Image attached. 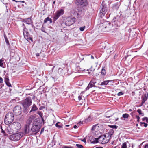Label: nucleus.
Listing matches in <instances>:
<instances>
[{
    "label": "nucleus",
    "instance_id": "1",
    "mask_svg": "<svg viewBox=\"0 0 148 148\" xmlns=\"http://www.w3.org/2000/svg\"><path fill=\"white\" fill-rule=\"evenodd\" d=\"M14 119V116L12 112H8L5 115L4 122L6 125H9L13 122Z\"/></svg>",
    "mask_w": 148,
    "mask_h": 148
},
{
    "label": "nucleus",
    "instance_id": "2",
    "mask_svg": "<svg viewBox=\"0 0 148 148\" xmlns=\"http://www.w3.org/2000/svg\"><path fill=\"white\" fill-rule=\"evenodd\" d=\"M23 133L22 132H19L15 133L10 135L9 136L10 140L13 141H18L23 136Z\"/></svg>",
    "mask_w": 148,
    "mask_h": 148
},
{
    "label": "nucleus",
    "instance_id": "3",
    "mask_svg": "<svg viewBox=\"0 0 148 148\" xmlns=\"http://www.w3.org/2000/svg\"><path fill=\"white\" fill-rule=\"evenodd\" d=\"M32 103V100L30 97H27L24 100L21 101V103L23 106L29 107Z\"/></svg>",
    "mask_w": 148,
    "mask_h": 148
},
{
    "label": "nucleus",
    "instance_id": "4",
    "mask_svg": "<svg viewBox=\"0 0 148 148\" xmlns=\"http://www.w3.org/2000/svg\"><path fill=\"white\" fill-rule=\"evenodd\" d=\"M112 22L114 23V24L116 25L117 26H120L124 23L123 19L119 18L118 16L114 17Z\"/></svg>",
    "mask_w": 148,
    "mask_h": 148
},
{
    "label": "nucleus",
    "instance_id": "5",
    "mask_svg": "<svg viewBox=\"0 0 148 148\" xmlns=\"http://www.w3.org/2000/svg\"><path fill=\"white\" fill-rule=\"evenodd\" d=\"M98 143L102 144H105L109 141L105 135L101 136L98 138Z\"/></svg>",
    "mask_w": 148,
    "mask_h": 148
},
{
    "label": "nucleus",
    "instance_id": "6",
    "mask_svg": "<svg viewBox=\"0 0 148 148\" xmlns=\"http://www.w3.org/2000/svg\"><path fill=\"white\" fill-rule=\"evenodd\" d=\"M75 22V18L72 16L67 17L65 21L66 26H70L73 24Z\"/></svg>",
    "mask_w": 148,
    "mask_h": 148
},
{
    "label": "nucleus",
    "instance_id": "7",
    "mask_svg": "<svg viewBox=\"0 0 148 148\" xmlns=\"http://www.w3.org/2000/svg\"><path fill=\"white\" fill-rule=\"evenodd\" d=\"M21 125L18 122H15L12 124V128L14 132H17L21 128Z\"/></svg>",
    "mask_w": 148,
    "mask_h": 148
},
{
    "label": "nucleus",
    "instance_id": "8",
    "mask_svg": "<svg viewBox=\"0 0 148 148\" xmlns=\"http://www.w3.org/2000/svg\"><path fill=\"white\" fill-rule=\"evenodd\" d=\"M22 108L21 106H16L13 109V112L16 116L21 115L22 113Z\"/></svg>",
    "mask_w": 148,
    "mask_h": 148
},
{
    "label": "nucleus",
    "instance_id": "9",
    "mask_svg": "<svg viewBox=\"0 0 148 148\" xmlns=\"http://www.w3.org/2000/svg\"><path fill=\"white\" fill-rule=\"evenodd\" d=\"M64 12V10L63 9H61L57 11L55 16L54 17L53 19L55 21L57 20L60 16L62 15Z\"/></svg>",
    "mask_w": 148,
    "mask_h": 148
},
{
    "label": "nucleus",
    "instance_id": "10",
    "mask_svg": "<svg viewBox=\"0 0 148 148\" xmlns=\"http://www.w3.org/2000/svg\"><path fill=\"white\" fill-rule=\"evenodd\" d=\"M108 13V8L106 7L105 5H102L101 8L100 10V14L101 16L102 17L106 13Z\"/></svg>",
    "mask_w": 148,
    "mask_h": 148
},
{
    "label": "nucleus",
    "instance_id": "11",
    "mask_svg": "<svg viewBox=\"0 0 148 148\" xmlns=\"http://www.w3.org/2000/svg\"><path fill=\"white\" fill-rule=\"evenodd\" d=\"M76 4L77 5L84 7L87 5L88 3L86 0H76Z\"/></svg>",
    "mask_w": 148,
    "mask_h": 148
},
{
    "label": "nucleus",
    "instance_id": "12",
    "mask_svg": "<svg viewBox=\"0 0 148 148\" xmlns=\"http://www.w3.org/2000/svg\"><path fill=\"white\" fill-rule=\"evenodd\" d=\"M96 79L95 78H93L90 82L87 87L86 88V90H88L90 88L92 87H95V84L97 82H96Z\"/></svg>",
    "mask_w": 148,
    "mask_h": 148
},
{
    "label": "nucleus",
    "instance_id": "13",
    "mask_svg": "<svg viewBox=\"0 0 148 148\" xmlns=\"http://www.w3.org/2000/svg\"><path fill=\"white\" fill-rule=\"evenodd\" d=\"M40 129L39 126L38 125H33L31 129V130L36 134L39 131Z\"/></svg>",
    "mask_w": 148,
    "mask_h": 148
},
{
    "label": "nucleus",
    "instance_id": "14",
    "mask_svg": "<svg viewBox=\"0 0 148 148\" xmlns=\"http://www.w3.org/2000/svg\"><path fill=\"white\" fill-rule=\"evenodd\" d=\"M31 130L30 129V127L29 125H26L24 130V132L25 134H29L31 132Z\"/></svg>",
    "mask_w": 148,
    "mask_h": 148
},
{
    "label": "nucleus",
    "instance_id": "15",
    "mask_svg": "<svg viewBox=\"0 0 148 148\" xmlns=\"http://www.w3.org/2000/svg\"><path fill=\"white\" fill-rule=\"evenodd\" d=\"M34 119V116H31L27 120V124L26 125H28L29 126L30 125L32 121Z\"/></svg>",
    "mask_w": 148,
    "mask_h": 148
},
{
    "label": "nucleus",
    "instance_id": "16",
    "mask_svg": "<svg viewBox=\"0 0 148 148\" xmlns=\"http://www.w3.org/2000/svg\"><path fill=\"white\" fill-rule=\"evenodd\" d=\"M90 139H91L90 141L92 143L95 144L98 142V138H95L92 137Z\"/></svg>",
    "mask_w": 148,
    "mask_h": 148
},
{
    "label": "nucleus",
    "instance_id": "17",
    "mask_svg": "<svg viewBox=\"0 0 148 148\" xmlns=\"http://www.w3.org/2000/svg\"><path fill=\"white\" fill-rule=\"evenodd\" d=\"M38 109V108L36 105L34 104H33L32 106V108L31 110L29 112H31L32 111H35L37 110Z\"/></svg>",
    "mask_w": 148,
    "mask_h": 148
},
{
    "label": "nucleus",
    "instance_id": "18",
    "mask_svg": "<svg viewBox=\"0 0 148 148\" xmlns=\"http://www.w3.org/2000/svg\"><path fill=\"white\" fill-rule=\"evenodd\" d=\"M23 34L24 37H28L29 35V33L27 32V29L25 28L23 29Z\"/></svg>",
    "mask_w": 148,
    "mask_h": 148
},
{
    "label": "nucleus",
    "instance_id": "19",
    "mask_svg": "<svg viewBox=\"0 0 148 148\" xmlns=\"http://www.w3.org/2000/svg\"><path fill=\"white\" fill-rule=\"evenodd\" d=\"M110 80H106L102 82L100 84L99 83H97V85H107L108 83L111 81Z\"/></svg>",
    "mask_w": 148,
    "mask_h": 148
},
{
    "label": "nucleus",
    "instance_id": "20",
    "mask_svg": "<svg viewBox=\"0 0 148 148\" xmlns=\"http://www.w3.org/2000/svg\"><path fill=\"white\" fill-rule=\"evenodd\" d=\"M5 82L6 84L8 86H11V84L9 82V80L8 78L6 77L5 79Z\"/></svg>",
    "mask_w": 148,
    "mask_h": 148
},
{
    "label": "nucleus",
    "instance_id": "21",
    "mask_svg": "<svg viewBox=\"0 0 148 148\" xmlns=\"http://www.w3.org/2000/svg\"><path fill=\"white\" fill-rule=\"evenodd\" d=\"M28 108L29 107L23 106V112L25 114H27L28 111Z\"/></svg>",
    "mask_w": 148,
    "mask_h": 148
},
{
    "label": "nucleus",
    "instance_id": "22",
    "mask_svg": "<svg viewBox=\"0 0 148 148\" xmlns=\"http://www.w3.org/2000/svg\"><path fill=\"white\" fill-rule=\"evenodd\" d=\"M56 127L59 129L62 127V124L61 123L58 122L56 124Z\"/></svg>",
    "mask_w": 148,
    "mask_h": 148
},
{
    "label": "nucleus",
    "instance_id": "23",
    "mask_svg": "<svg viewBox=\"0 0 148 148\" xmlns=\"http://www.w3.org/2000/svg\"><path fill=\"white\" fill-rule=\"evenodd\" d=\"M109 23H108L107 22H105L104 23H103L100 24L99 26V27H104V28H106L107 26H105L106 25H108Z\"/></svg>",
    "mask_w": 148,
    "mask_h": 148
},
{
    "label": "nucleus",
    "instance_id": "24",
    "mask_svg": "<svg viewBox=\"0 0 148 148\" xmlns=\"http://www.w3.org/2000/svg\"><path fill=\"white\" fill-rule=\"evenodd\" d=\"M98 128L99 126H98V124H96L93 126L91 129V130L92 131H96V129H97Z\"/></svg>",
    "mask_w": 148,
    "mask_h": 148
},
{
    "label": "nucleus",
    "instance_id": "25",
    "mask_svg": "<svg viewBox=\"0 0 148 148\" xmlns=\"http://www.w3.org/2000/svg\"><path fill=\"white\" fill-rule=\"evenodd\" d=\"M25 23L27 24H30L31 23V19L30 18H27L25 21Z\"/></svg>",
    "mask_w": 148,
    "mask_h": 148
},
{
    "label": "nucleus",
    "instance_id": "26",
    "mask_svg": "<svg viewBox=\"0 0 148 148\" xmlns=\"http://www.w3.org/2000/svg\"><path fill=\"white\" fill-rule=\"evenodd\" d=\"M106 73V71L105 70L104 67L101 70V74L103 75H104Z\"/></svg>",
    "mask_w": 148,
    "mask_h": 148
},
{
    "label": "nucleus",
    "instance_id": "27",
    "mask_svg": "<svg viewBox=\"0 0 148 148\" xmlns=\"http://www.w3.org/2000/svg\"><path fill=\"white\" fill-rule=\"evenodd\" d=\"M148 98V94H145L144 97H142V100L146 101Z\"/></svg>",
    "mask_w": 148,
    "mask_h": 148
},
{
    "label": "nucleus",
    "instance_id": "28",
    "mask_svg": "<svg viewBox=\"0 0 148 148\" xmlns=\"http://www.w3.org/2000/svg\"><path fill=\"white\" fill-rule=\"evenodd\" d=\"M137 111L139 115H141L142 116H144V113L142 112V111L140 109H138L137 110Z\"/></svg>",
    "mask_w": 148,
    "mask_h": 148
},
{
    "label": "nucleus",
    "instance_id": "29",
    "mask_svg": "<svg viewBox=\"0 0 148 148\" xmlns=\"http://www.w3.org/2000/svg\"><path fill=\"white\" fill-rule=\"evenodd\" d=\"M109 126L111 128H112L114 129H116L118 126L115 125H109Z\"/></svg>",
    "mask_w": 148,
    "mask_h": 148
},
{
    "label": "nucleus",
    "instance_id": "30",
    "mask_svg": "<svg viewBox=\"0 0 148 148\" xmlns=\"http://www.w3.org/2000/svg\"><path fill=\"white\" fill-rule=\"evenodd\" d=\"M129 115L128 114L125 113L123 114L122 115L124 119H127Z\"/></svg>",
    "mask_w": 148,
    "mask_h": 148
},
{
    "label": "nucleus",
    "instance_id": "31",
    "mask_svg": "<svg viewBox=\"0 0 148 148\" xmlns=\"http://www.w3.org/2000/svg\"><path fill=\"white\" fill-rule=\"evenodd\" d=\"M140 125L142 126H144L145 127H147L148 125V124L147 123H145L144 122H140Z\"/></svg>",
    "mask_w": 148,
    "mask_h": 148
},
{
    "label": "nucleus",
    "instance_id": "32",
    "mask_svg": "<svg viewBox=\"0 0 148 148\" xmlns=\"http://www.w3.org/2000/svg\"><path fill=\"white\" fill-rule=\"evenodd\" d=\"M3 60L2 59H0V66L4 68V66H3Z\"/></svg>",
    "mask_w": 148,
    "mask_h": 148
},
{
    "label": "nucleus",
    "instance_id": "33",
    "mask_svg": "<svg viewBox=\"0 0 148 148\" xmlns=\"http://www.w3.org/2000/svg\"><path fill=\"white\" fill-rule=\"evenodd\" d=\"M127 144L126 142L123 143L122 145L121 148H127Z\"/></svg>",
    "mask_w": 148,
    "mask_h": 148
},
{
    "label": "nucleus",
    "instance_id": "34",
    "mask_svg": "<svg viewBox=\"0 0 148 148\" xmlns=\"http://www.w3.org/2000/svg\"><path fill=\"white\" fill-rule=\"evenodd\" d=\"M85 26H83L82 27H81L79 28V30L81 31H84L85 29Z\"/></svg>",
    "mask_w": 148,
    "mask_h": 148
},
{
    "label": "nucleus",
    "instance_id": "35",
    "mask_svg": "<svg viewBox=\"0 0 148 148\" xmlns=\"http://www.w3.org/2000/svg\"><path fill=\"white\" fill-rule=\"evenodd\" d=\"M4 38H5V42H6V43L7 44H8L9 43L8 40V39L6 37V36H5V35H4Z\"/></svg>",
    "mask_w": 148,
    "mask_h": 148
},
{
    "label": "nucleus",
    "instance_id": "36",
    "mask_svg": "<svg viewBox=\"0 0 148 148\" xmlns=\"http://www.w3.org/2000/svg\"><path fill=\"white\" fill-rule=\"evenodd\" d=\"M92 120L90 116H89L86 119V122H89L90 121Z\"/></svg>",
    "mask_w": 148,
    "mask_h": 148
},
{
    "label": "nucleus",
    "instance_id": "37",
    "mask_svg": "<svg viewBox=\"0 0 148 148\" xmlns=\"http://www.w3.org/2000/svg\"><path fill=\"white\" fill-rule=\"evenodd\" d=\"M76 145L78 148H83V146L81 145L76 144Z\"/></svg>",
    "mask_w": 148,
    "mask_h": 148
},
{
    "label": "nucleus",
    "instance_id": "38",
    "mask_svg": "<svg viewBox=\"0 0 148 148\" xmlns=\"http://www.w3.org/2000/svg\"><path fill=\"white\" fill-rule=\"evenodd\" d=\"M50 20V18L49 17L46 18L44 20V22L45 23H47V21H49Z\"/></svg>",
    "mask_w": 148,
    "mask_h": 148
},
{
    "label": "nucleus",
    "instance_id": "39",
    "mask_svg": "<svg viewBox=\"0 0 148 148\" xmlns=\"http://www.w3.org/2000/svg\"><path fill=\"white\" fill-rule=\"evenodd\" d=\"M123 93L122 92H120L117 94V95L118 96H120L123 95Z\"/></svg>",
    "mask_w": 148,
    "mask_h": 148
},
{
    "label": "nucleus",
    "instance_id": "40",
    "mask_svg": "<svg viewBox=\"0 0 148 148\" xmlns=\"http://www.w3.org/2000/svg\"><path fill=\"white\" fill-rule=\"evenodd\" d=\"M136 119H137V121H138L139 122V119H140V117L138 116H137V115H136Z\"/></svg>",
    "mask_w": 148,
    "mask_h": 148
},
{
    "label": "nucleus",
    "instance_id": "41",
    "mask_svg": "<svg viewBox=\"0 0 148 148\" xmlns=\"http://www.w3.org/2000/svg\"><path fill=\"white\" fill-rule=\"evenodd\" d=\"M144 148H148V144H146L145 145Z\"/></svg>",
    "mask_w": 148,
    "mask_h": 148
},
{
    "label": "nucleus",
    "instance_id": "42",
    "mask_svg": "<svg viewBox=\"0 0 148 148\" xmlns=\"http://www.w3.org/2000/svg\"><path fill=\"white\" fill-rule=\"evenodd\" d=\"M3 80L1 77H0V83H1L3 82Z\"/></svg>",
    "mask_w": 148,
    "mask_h": 148
},
{
    "label": "nucleus",
    "instance_id": "43",
    "mask_svg": "<svg viewBox=\"0 0 148 148\" xmlns=\"http://www.w3.org/2000/svg\"><path fill=\"white\" fill-rule=\"evenodd\" d=\"M78 99L79 100V101L80 100L82 99L81 96H79L78 97Z\"/></svg>",
    "mask_w": 148,
    "mask_h": 148
},
{
    "label": "nucleus",
    "instance_id": "44",
    "mask_svg": "<svg viewBox=\"0 0 148 148\" xmlns=\"http://www.w3.org/2000/svg\"><path fill=\"white\" fill-rule=\"evenodd\" d=\"M145 101L143 100H142V101L141 103V106H142L144 103L145 102Z\"/></svg>",
    "mask_w": 148,
    "mask_h": 148
},
{
    "label": "nucleus",
    "instance_id": "45",
    "mask_svg": "<svg viewBox=\"0 0 148 148\" xmlns=\"http://www.w3.org/2000/svg\"><path fill=\"white\" fill-rule=\"evenodd\" d=\"M145 101L143 100H142V101L141 103V106H142L144 103L145 102Z\"/></svg>",
    "mask_w": 148,
    "mask_h": 148
},
{
    "label": "nucleus",
    "instance_id": "46",
    "mask_svg": "<svg viewBox=\"0 0 148 148\" xmlns=\"http://www.w3.org/2000/svg\"><path fill=\"white\" fill-rule=\"evenodd\" d=\"M82 141L83 142H85V143H86V139L85 138H84L83 140H82Z\"/></svg>",
    "mask_w": 148,
    "mask_h": 148
},
{
    "label": "nucleus",
    "instance_id": "47",
    "mask_svg": "<svg viewBox=\"0 0 148 148\" xmlns=\"http://www.w3.org/2000/svg\"><path fill=\"white\" fill-rule=\"evenodd\" d=\"M143 120H148V118L147 117H145L143 119Z\"/></svg>",
    "mask_w": 148,
    "mask_h": 148
},
{
    "label": "nucleus",
    "instance_id": "48",
    "mask_svg": "<svg viewBox=\"0 0 148 148\" xmlns=\"http://www.w3.org/2000/svg\"><path fill=\"white\" fill-rule=\"evenodd\" d=\"M110 49H107V52H108V53H109V52H111V51H110Z\"/></svg>",
    "mask_w": 148,
    "mask_h": 148
},
{
    "label": "nucleus",
    "instance_id": "49",
    "mask_svg": "<svg viewBox=\"0 0 148 148\" xmlns=\"http://www.w3.org/2000/svg\"><path fill=\"white\" fill-rule=\"evenodd\" d=\"M1 132L3 133H5L4 131L2 129V128H1Z\"/></svg>",
    "mask_w": 148,
    "mask_h": 148
},
{
    "label": "nucleus",
    "instance_id": "50",
    "mask_svg": "<svg viewBox=\"0 0 148 148\" xmlns=\"http://www.w3.org/2000/svg\"><path fill=\"white\" fill-rule=\"evenodd\" d=\"M36 56L38 57L39 56V54L38 53H37L36 54Z\"/></svg>",
    "mask_w": 148,
    "mask_h": 148
},
{
    "label": "nucleus",
    "instance_id": "51",
    "mask_svg": "<svg viewBox=\"0 0 148 148\" xmlns=\"http://www.w3.org/2000/svg\"><path fill=\"white\" fill-rule=\"evenodd\" d=\"M81 123V124H82V123H81V122H79V123H78L77 124V125L79 126L80 124Z\"/></svg>",
    "mask_w": 148,
    "mask_h": 148
},
{
    "label": "nucleus",
    "instance_id": "52",
    "mask_svg": "<svg viewBox=\"0 0 148 148\" xmlns=\"http://www.w3.org/2000/svg\"><path fill=\"white\" fill-rule=\"evenodd\" d=\"M49 21H50V23H51L52 22V20L50 18V20Z\"/></svg>",
    "mask_w": 148,
    "mask_h": 148
},
{
    "label": "nucleus",
    "instance_id": "53",
    "mask_svg": "<svg viewBox=\"0 0 148 148\" xmlns=\"http://www.w3.org/2000/svg\"><path fill=\"white\" fill-rule=\"evenodd\" d=\"M90 70V69H89V70H88V74H90V73H91L89 71Z\"/></svg>",
    "mask_w": 148,
    "mask_h": 148
},
{
    "label": "nucleus",
    "instance_id": "54",
    "mask_svg": "<svg viewBox=\"0 0 148 148\" xmlns=\"http://www.w3.org/2000/svg\"><path fill=\"white\" fill-rule=\"evenodd\" d=\"M75 129H76L77 128V126L76 125H74V127H73Z\"/></svg>",
    "mask_w": 148,
    "mask_h": 148
},
{
    "label": "nucleus",
    "instance_id": "55",
    "mask_svg": "<svg viewBox=\"0 0 148 148\" xmlns=\"http://www.w3.org/2000/svg\"><path fill=\"white\" fill-rule=\"evenodd\" d=\"M118 119H119V118H117L116 119H114V121H116L117 120H118Z\"/></svg>",
    "mask_w": 148,
    "mask_h": 148
},
{
    "label": "nucleus",
    "instance_id": "56",
    "mask_svg": "<svg viewBox=\"0 0 148 148\" xmlns=\"http://www.w3.org/2000/svg\"><path fill=\"white\" fill-rule=\"evenodd\" d=\"M95 148H103V147H96Z\"/></svg>",
    "mask_w": 148,
    "mask_h": 148
},
{
    "label": "nucleus",
    "instance_id": "57",
    "mask_svg": "<svg viewBox=\"0 0 148 148\" xmlns=\"http://www.w3.org/2000/svg\"><path fill=\"white\" fill-rule=\"evenodd\" d=\"M91 58L92 59H94V57H93V56H91Z\"/></svg>",
    "mask_w": 148,
    "mask_h": 148
},
{
    "label": "nucleus",
    "instance_id": "58",
    "mask_svg": "<svg viewBox=\"0 0 148 148\" xmlns=\"http://www.w3.org/2000/svg\"><path fill=\"white\" fill-rule=\"evenodd\" d=\"M128 57V56H125V59L126 60V58H127Z\"/></svg>",
    "mask_w": 148,
    "mask_h": 148
},
{
    "label": "nucleus",
    "instance_id": "59",
    "mask_svg": "<svg viewBox=\"0 0 148 148\" xmlns=\"http://www.w3.org/2000/svg\"><path fill=\"white\" fill-rule=\"evenodd\" d=\"M55 2H56L55 0H54V1H53V4H55Z\"/></svg>",
    "mask_w": 148,
    "mask_h": 148
},
{
    "label": "nucleus",
    "instance_id": "60",
    "mask_svg": "<svg viewBox=\"0 0 148 148\" xmlns=\"http://www.w3.org/2000/svg\"><path fill=\"white\" fill-rule=\"evenodd\" d=\"M44 130H43V129H42L41 130V133Z\"/></svg>",
    "mask_w": 148,
    "mask_h": 148
},
{
    "label": "nucleus",
    "instance_id": "61",
    "mask_svg": "<svg viewBox=\"0 0 148 148\" xmlns=\"http://www.w3.org/2000/svg\"><path fill=\"white\" fill-rule=\"evenodd\" d=\"M69 126V125H66V127H68Z\"/></svg>",
    "mask_w": 148,
    "mask_h": 148
},
{
    "label": "nucleus",
    "instance_id": "62",
    "mask_svg": "<svg viewBox=\"0 0 148 148\" xmlns=\"http://www.w3.org/2000/svg\"><path fill=\"white\" fill-rule=\"evenodd\" d=\"M42 31L44 32H45L44 31V30H42Z\"/></svg>",
    "mask_w": 148,
    "mask_h": 148
},
{
    "label": "nucleus",
    "instance_id": "63",
    "mask_svg": "<svg viewBox=\"0 0 148 148\" xmlns=\"http://www.w3.org/2000/svg\"><path fill=\"white\" fill-rule=\"evenodd\" d=\"M42 31L44 32H45L44 31V30H42Z\"/></svg>",
    "mask_w": 148,
    "mask_h": 148
},
{
    "label": "nucleus",
    "instance_id": "64",
    "mask_svg": "<svg viewBox=\"0 0 148 148\" xmlns=\"http://www.w3.org/2000/svg\"><path fill=\"white\" fill-rule=\"evenodd\" d=\"M146 120V121H147V122H148V120Z\"/></svg>",
    "mask_w": 148,
    "mask_h": 148
}]
</instances>
